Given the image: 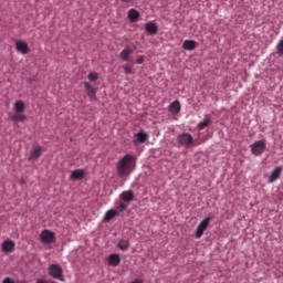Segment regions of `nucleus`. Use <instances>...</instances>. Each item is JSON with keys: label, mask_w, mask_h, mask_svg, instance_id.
<instances>
[{"label": "nucleus", "mask_w": 283, "mask_h": 283, "mask_svg": "<svg viewBox=\"0 0 283 283\" xmlns=\"http://www.w3.org/2000/svg\"><path fill=\"white\" fill-rule=\"evenodd\" d=\"M116 169L119 178H129L134 172V169H136V157L127 154L119 158L116 164Z\"/></svg>", "instance_id": "1"}, {"label": "nucleus", "mask_w": 283, "mask_h": 283, "mask_svg": "<svg viewBox=\"0 0 283 283\" xmlns=\"http://www.w3.org/2000/svg\"><path fill=\"white\" fill-rule=\"evenodd\" d=\"M177 143L179 147L191 149L193 147V136L189 133H182L177 136Z\"/></svg>", "instance_id": "2"}, {"label": "nucleus", "mask_w": 283, "mask_h": 283, "mask_svg": "<svg viewBox=\"0 0 283 283\" xmlns=\"http://www.w3.org/2000/svg\"><path fill=\"white\" fill-rule=\"evenodd\" d=\"M49 275L54 280L65 282V277L63 276V268L56 263H53L49 266Z\"/></svg>", "instance_id": "3"}, {"label": "nucleus", "mask_w": 283, "mask_h": 283, "mask_svg": "<svg viewBox=\"0 0 283 283\" xmlns=\"http://www.w3.org/2000/svg\"><path fill=\"white\" fill-rule=\"evenodd\" d=\"M250 148H251V154H253V156H262V154L266 151V139L254 142L250 146Z\"/></svg>", "instance_id": "4"}, {"label": "nucleus", "mask_w": 283, "mask_h": 283, "mask_svg": "<svg viewBox=\"0 0 283 283\" xmlns=\"http://www.w3.org/2000/svg\"><path fill=\"white\" fill-rule=\"evenodd\" d=\"M211 223V217H206L197 227L195 232V238L197 240H200L201 235H205V231L209 228V224Z\"/></svg>", "instance_id": "5"}, {"label": "nucleus", "mask_w": 283, "mask_h": 283, "mask_svg": "<svg viewBox=\"0 0 283 283\" xmlns=\"http://www.w3.org/2000/svg\"><path fill=\"white\" fill-rule=\"evenodd\" d=\"M56 238V235L54 234V232L50 231V230H43L40 233V240L41 242H43V244H52V242H54V239Z\"/></svg>", "instance_id": "6"}, {"label": "nucleus", "mask_w": 283, "mask_h": 283, "mask_svg": "<svg viewBox=\"0 0 283 283\" xmlns=\"http://www.w3.org/2000/svg\"><path fill=\"white\" fill-rule=\"evenodd\" d=\"M149 139V134L145 130H139L134 135L133 143L134 145H143V143Z\"/></svg>", "instance_id": "7"}, {"label": "nucleus", "mask_w": 283, "mask_h": 283, "mask_svg": "<svg viewBox=\"0 0 283 283\" xmlns=\"http://www.w3.org/2000/svg\"><path fill=\"white\" fill-rule=\"evenodd\" d=\"M15 50L20 54H30V46L28 45V42L23 40H18L15 42Z\"/></svg>", "instance_id": "8"}, {"label": "nucleus", "mask_w": 283, "mask_h": 283, "mask_svg": "<svg viewBox=\"0 0 283 283\" xmlns=\"http://www.w3.org/2000/svg\"><path fill=\"white\" fill-rule=\"evenodd\" d=\"M132 54H134V49L129 48V45H126L123 49V51L119 53V56H120L122 61L129 62V61H132V59H129V56H132Z\"/></svg>", "instance_id": "9"}, {"label": "nucleus", "mask_w": 283, "mask_h": 283, "mask_svg": "<svg viewBox=\"0 0 283 283\" xmlns=\"http://www.w3.org/2000/svg\"><path fill=\"white\" fill-rule=\"evenodd\" d=\"M180 109L181 106L179 101H175L168 105V112L171 114V116H178V114H180Z\"/></svg>", "instance_id": "10"}, {"label": "nucleus", "mask_w": 283, "mask_h": 283, "mask_svg": "<svg viewBox=\"0 0 283 283\" xmlns=\"http://www.w3.org/2000/svg\"><path fill=\"white\" fill-rule=\"evenodd\" d=\"M14 241L6 240L1 243V251H3V253H12V251H14Z\"/></svg>", "instance_id": "11"}, {"label": "nucleus", "mask_w": 283, "mask_h": 283, "mask_svg": "<svg viewBox=\"0 0 283 283\" xmlns=\"http://www.w3.org/2000/svg\"><path fill=\"white\" fill-rule=\"evenodd\" d=\"M107 262L109 266H118L120 264V254L113 253L107 256Z\"/></svg>", "instance_id": "12"}, {"label": "nucleus", "mask_w": 283, "mask_h": 283, "mask_svg": "<svg viewBox=\"0 0 283 283\" xmlns=\"http://www.w3.org/2000/svg\"><path fill=\"white\" fill-rule=\"evenodd\" d=\"M282 170H283L282 166L275 167L270 175L269 182H275V180H277V178L282 176Z\"/></svg>", "instance_id": "13"}, {"label": "nucleus", "mask_w": 283, "mask_h": 283, "mask_svg": "<svg viewBox=\"0 0 283 283\" xmlns=\"http://www.w3.org/2000/svg\"><path fill=\"white\" fill-rule=\"evenodd\" d=\"M145 30L148 34H157L158 33V24L154 21H149L145 24Z\"/></svg>", "instance_id": "14"}, {"label": "nucleus", "mask_w": 283, "mask_h": 283, "mask_svg": "<svg viewBox=\"0 0 283 283\" xmlns=\"http://www.w3.org/2000/svg\"><path fill=\"white\" fill-rule=\"evenodd\" d=\"M84 87H85V91L87 93V96H90V98H96V88L94 86H92V84H90V82H85Z\"/></svg>", "instance_id": "15"}, {"label": "nucleus", "mask_w": 283, "mask_h": 283, "mask_svg": "<svg viewBox=\"0 0 283 283\" xmlns=\"http://www.w3.org/2000/svg\"><path fill=\"white\" fill-rule=\"evenodd\" d=\"M119 198H122V200H124V202H132V200H134V191L125 190L119 195Z\"/></svg>", "instance_id": "16"}, {"label": "nucleus", "mask_w": 283, "mask_h": 283, "mask_svg": "<svg viewBox=\"0 0 283 283\" xmlns=\"http://www.w3.org/2000/svg\"><path fill=\"white\" fill-rule=\"evenodd\" d=\"M140 18V12H138V10L136 9H130L128 11V19L132 23H136V21H138V19Z\"/></svg>", "instance_id": "17"}, {"label": "nucleus", "mask_w": 283, "mask_h": 283, "mask_svg": "<svg viewBox=\"0 0 283 283\" xmlns=\"http://www.w3.org/2000/svg\"><path fill=\"white\" fill-rule=\"evenodd\" d=\"M197 42L193 40H185L182 43V49L187 50L188 52L193 51V49L196 48Z\"/></svg>", "instance_id": "18"}, {"label": "nucleus", "mask_w": 283, "mask_h": 283, "mask_svg": "<svg viewBox=\"0 0 283 283\" xmlns=\"http://www.w3.org/2000/svg\"><path fill=\"white\" fill-rule=\"evenodd\" d=\"M84 176H85V171L82 169L73 170L71 174L72 180H83Z\"/></svg>", "instance_id": "19"}, {"label": "nucleus", "mask_w": 283, "mask_h": 283, "mask_svg": "<svg viewBox=\"0 0 283 283\" xmlns=\"http://www.w3.org/2000/svg\"><path fill=\"white\" fill-rule=\"evenodd\" d=\"M13 109L15 113L25 112V103L23 101H17L13 105Z\"/></svg>", "instance_id": "20"}, {"label": "nucleus", "mask_w": 283, "mask_h": 283, "mask_svg": "<svg viewBox=\"0 0 283 283\" xmlns=\"http://www.w3.org/2000/svg\"><path fill=\"white\" fill-rule=\"evenodd\" d=\"M25 115L23 113H14L12 116H11V120L13 123H23V120H25Z\"/></svg>", "instance_id": "21"}, {"label": "nucleus", "mask_w": 283, "mask_h": 283, "mask_svg": "<svg viewBox=\"0 0 283 283\" xmlns=\"http://www.w3.org/2000/svg\"><path fill=\"white\" fill-rule=\"evenodd\" d=\"M211 125V118L205 117L203 120L197 124V129H205V127H209Z\"/></svg>", "instance_id": "22"}, {"label": "nucleus", "mask_w": 283, "mask_h": 283, "mask_svg": "<svg viewBox=\"0 0 283 283\" xmlns=\"http://www.w3.org/2000/svg\"><path fill=\"white\" fill-rule=\"evenodd\" d=\"M115 216H117L116 210L111 209V210H108V211L105 212V214H104V220H105L106 222H109V220H114Z\"/></svg>", "instance_id": "23"}, {"label": "nucleus", "mask_w": 283, "mask_h": 283, "mask_svg": "<svg viewBox=\"0 0 283 283\" xmlns=\"http://www.w3.org/2000/svg\"><path fill=\"white\" fill-rule=\"evenodd\" d=\"M41 147L34 148L30 155V160H36V158H41Z\"/></svg>", "instance_id": "24"}, {"label": "nucleus", "mask_w": 283, "mask_h": 283, "mask_svg": "<svg viewBox=\"0 0 283 283\" xmlns=\"http://www.w3.org/2000/svg\"><path fill=\"white\" fill-rule=\"evenodd\" d=\"M117 248H119L120 251H127V249H129V241L120 239L117 243Z\"/></svg>", "instance_id": "25"}, {"label": "nucleus", "mask_w": 283, "mask_h": 283, "mask_svg": "<svg viewBox=\"0 0 283 283\" xmlns=\"http://www.w3.org/2000/svg\"><path fill=\"white\" fill-rule=\"evenodd\" d=\"M276 54L283 56V39H281L276 44Z\"/></svg>", "instance_id": "26"}, {"label": "nucleus", "mask_w": 283, "mask_h": 283, "mask_svg": "<svg viewBox=\"0 0 283 283\" xmlns=\"http://www.w3.org/2000/svg\"><path fill=\"white\" fill-rule=\"evenodd\" d=\"M87 78H88V81H91V82L98 81V73H90V74L87 75Z\"/></svg>", "instance_id": "27"}, {"label": "nucleus", "mask_w": 283, "mask_h": 283, "mask_svg": "<svg viewBox=\"0 0 283 283\" xmlns=\"http://www.w3.org/2000/svg\"><path fill=\"white\" fill-rule=\"evenodd\" d=\"M136 63H137V65H143L145 63V56L138 55Z\"/></svg>", "instance_id": "28"}, {"label": "nucleus", "mask_w": 283, "mask_h": 283, "mask_svg": "<svg viewBox=\"0 0 283 283\" xmlns=\"http://www.w3.org/2000/svg\"><path fill=\"white\" fill-rule=\"evenodd\" d=\"M124 73L126 75L132 74V69H129V66H124Z\"/></svg>", "instance_id": "29"}, {"label": "nucleus", "mask_w": 283, "mask_h": 283, "mask_svg": "<svg viewBox=\"0 0 283 283\" xmlns=\"http://www.w3.org/2000/svg\"><path fill=\"white\" fill-rule=\"evenodd\" d=\"M130 283H143V280L136 279L135 281H133V282H130Z\"/></svg>", "instance_id": "30"}, {"label": "nucleus", "mask_w": 283, "mask_h": 283, "mask_svg": "<svg viewBox=\"0 0 283 283\" xmlns=\"http://www.w3.org/2000/svg\"><path fill=\"white\" fill-rule=\"evenodd\" d=\"M20 185H25V179H21Z\"/></svg>", "instance_id": "31"}, {"label": "nucleus", "mask_w": 283, "mask_h": 283, "mask_svg": "<svg viewBox=\"0 0 283 283\" xmlns=\"http://www.w3.org/2000/svg\"><path fill=\"white\" fill-rule=\"evenodd\" d=\"M123 1V3H129V1H132V0H122Z\"/></svg>", "instance_id": "32"}]
</instances>
